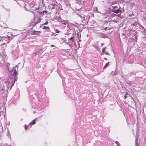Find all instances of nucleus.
Returning a JSON list of instances; mask_svg holds the SVG:
<instances>
[{
	"instance_id": "obj_1",
	"label": "nucleus",
	"mask_w": 146,
	"mask_h": 146,
	"mask_svg": "<svg viewBox=\"0 0 146 146\" xmlns=\"http://www.w3.org/2000/svg\"><path fill=\"white\" fill-rule=\"evenodd\" d=\"M17 76V72L16 69H15L13 72V74L12 75V77H11V79H13L14 80V82H15L16 79V76Z\"/></svg>"
},
{
	"instance_id": "obj_2",
	"label": "nucleus",
	"mask_w": 146,
	"mask_h": 146,
	"mask_svg": "<svg viewBox=\"0 0 146 146\" xmlns=\"http://www.w3.org/2000/svg\"><path fill=\"white\" fill-rule=\"evenodd\" d=\"M41 33V31H34L31 33V35H39Z\"/></svg>"
},
{
	"instance_id": "obj_3",
	"label": "nucleus",
	"mask_w": 146,
	"mask_h": 146,
	"mask_svg": "<svg viewBox=\"0 0 146 146\" xmlns=\"http://www.w3.org/2000/svg\"><path fill=\"white\" fill-rule=\"evenodd\" d=\"M112 11L113 12L117 14L119 12V9H118L117 10H116L115 9H113L112 10Z\"/></svg>"
},
{
	"instance_id": "obj_4",
	"label": "nucleus",
	"mask_w": 146,
	"mask_h": 146,
	"mask_svg": "<svg viewBox=\"0 0 146 146\" xmlns=\"http://www.w3.org/2000/svg\"><path fill=\"white\" fill-rule=\"evenodd\" d=\"M35 121H36L35 119H33L32 121V122H31L29 124H30V125H34V124H35L36 123Z\"/></svg>"
},
{
	"instance_id": "obj_5",
	"label": "nucleus",
	"mask_w": 146,
	"mask_h": 146,
	"mask_svg": "<svg viewBox=\"0 0 146 146\" xmlns=\"http://www.w3.org/2000/svg\"><path fill=\"white\" fill-rule=\"evenodd\" d=\"M37 20L36 21V22H35V23H36V24H38L41 21L40 19V17L39 18H38Z\"/></svg>"
},
{
	"instance_id": "obj_6",
	"label": "nucleus",
	"mask_w": 146,
	"mask_h": 146,
	"mask_svg": "<svg viewBox=\"0 0 146 146\" xmlns=\"http://www.w3.org/2000/svg\"><path fill=\"white\" fill-rule=\"evenodd\" d=\"M43 29H49L50 28L49 27H46L45 26H44L43 27Z\"/></svg>"
},
{
	"instance_id": "obj_7",
	"label": "nucleus",
	"mask_w": 146,
	"mask_h": 146,
	"mask_svg": "<svg viewBox=\"0 0 146 146\" xmlns=\"http://www.w3.org/2000/svg\"><path fill=\"white\" fill-rule=\"evenodd\" d=\"M109 62H107V63H106V64H105V66H104V68H106L108 66V64H109Z\"/></svg>"
},
{
	"instance_id": "obj_8",
	"label": "nucleus",
	"mask_w": 146,
	"mask_h": 146,
	"mask_svg": "<svg viewBox=\"0 0 146 146\" xmlns=\"http://www.w3.org/2000/svg\"><path fill=\"white\" fill-rule=\"evenodd\" d=\"M47 11H43L41 13L42 14H44V13H47Z\"/></svg>"
},
{
	"instance_id": "obj_9",
	"label": "nucleus",
	"mask_w": 146,
	"mask_h": 146,
	"mask_svg": "<svg viewBox=\"0 0 146 146\" xmlns=\"http://www.w3.org/2000/svg\"><path fill=\"white\" fill-rule=\"evenodd\" d=\"M55 32L56 33H60V31L58 29H56L55 30Z\"/></svg>"
},
{
	"instance_id": "obj_10",
	"label": "nucleus",
	"mask_w": 146,
	"mask_h": 146,
	"mask_svg": "<svg viewBox=\"0 0 146 146\" xmlns=\"http://www.w3.org/2000/svg\"><path fill=\"white\" fill-rule=\"evenodd\" d=\"M115 144H117L118 146H119V143L118 142V141H115Z\"/></svg>"
},
{
	"instance_id": "obj_11",
	"label": "nucleus",
	"mask_w": 146,
	"mask_h": 146,
	"mask_svg": "<svg viewBox=\"0 0 146 146\" xmlns=\"http://www.w3.org/2000/svg\"><path fill=\"white\" fill-rule=\"evenodd\" d=\"M27 127H28V126L26 125H25V130H26L27 129Z\"/></svg>"
},
{
	"instance_id": "obj_12",
	"label": "nucleus",
	"mask_w": 146,
	"mask_h": 146,
	"mask_svg": "<svg viewBox=\"0 0 146 146\" xmlns=\"http://www.w3.org/2000/svg\"><path fill=\"white\" fill-rule=\"evenodd\" d=\"M48 21H47L45 23H44L43 25H47L48 24Z\"/></svg>"
},
{
	"instance_id": "obj_13",
	"label": "nucleus",
	"mask_w": 146,
	"mask_h": 146,
	"mask_svg": "<svg viewBox=\"0 0 146 146\" xmlns=\"http://www.w3.org/2000/svg\"><path fill=\"white\" fill-rule=\"evenodd\" d=\"M105 49L104 48H103L102 49V52L103 53H104L105 52Z\"/></svg>"
},
{
	"instance_id": "obj_14",
	"label": "nucleus",
	"mask_w": 146,
	"mask_h": 146,
	"mask_svg": "<svg viewBox=\"0 0 146 146\" xmlns=\"http://www.w3.org/2000/svg\"><path fill=\"white\" fill-rule=\"evenodd\" d=\"M105 54H106L107 55H109V54L108 53H107V52H105Z\"/></svg>"
},
{
	"instance_id": "obj_15",
	"label": "nucleus",
	"mask_w": 146,
	"mask_h": 146,
	"mask_svg": "<svg viewBox=\"0 0 146 146\" xmlns=\"http://www.w3.org/2000/svg\"><path fill=\"white\" fill-rule=\"evenodd\" d=\"M73 37H71V38H69V39L70 40H71L72 39H73Z\"/></svg>"
},
{
	"instance_id": "obj_16",
	"label": "nucleus",
	"mask_w": 146,
	"mask_h": 146,
	"mask_svg": "<svg viewBox=\"0 0 146 146\" xmlns=\"http://www.w3.org/2000/svg\"><path fill=\"white\" fill-rule=\"evenodd\" d=\"M124 98L125 99H126V98L127 97V96L126 95H125L124 96Z\"/></svg>"
},
{
	"instance_id": "obj_17",
	"label": "nucleus",
	"mask_w": 146,
	"mask_h": 146,
	"mask_svg": "<svg viewBox=\"0 0 146 146\" xmlns=\"http://www.w3.org/2000/svg\"><path fill=\"white\" fill-rule=\"evenodd\" d=\"M132 15H133V16L134 15L133 14V13H132V15H129V16L130 17H131V16Z\"/></svg>"
},
{
	"instance_id": "obj_18",
	"label": "nucleus",
	"mask_w": 146,
	"mask_h": 146,
	"mask_svg": "<svg viewBox=\"0 0 146 146\" xmlns=\"http://www.w3.org/2000/svg\"><path fill=\"white\" fill-rule=\"evenodd\" d=\"M128 94V93L127 92L126 93L125 95L126 96V95H127Z\"/></svg>"
},
{
	"instance_id": "obj_19",
	"label": "nucleus",
	"mask_w": 146,
	"mask_h": 146,
	"mask_svg": "<svg viewBox=\"0 0 146 146\" xmlns=\"http://www.w3.org/2000/svg\"><path fill=\"white\" fill-rule=\"evenodd\" d=\"M50 46L51 47H53V46H54L53 45H51Z\"/></svg>"
},
{
	"instance_id": "obj_20",
	"label": "nucleus",
	"mask_w": 146,
	"mask_h": 146,
	"mask_svg": "<svg viewBox=\"0 0 146 146\" xmlns=\"http://www.w3.org/2000/svg\"><path fill=\"white\" fill-rule=\"evenodd\" d=\"M104 59H105V60H107V58H104Z\"/></svg>"
},
{
	"instance_id": "obj_21",
	"label": "nucleus",
	"mask_w": 146,
	"mask_h": 146,
	"mask_svg": "<svg viewBox=\"0 0 146 146\" xmlns=\"http://www.w3.org/2000/svg\"><path fill=\"white\" fill-rule=\"evenodd\" d=\"M5 43H3L2 44V45H5Z\"/></svg>"
},
{
	"instance_id": "obj_22",
	"label": "nucleus",
	"mask_w": 146,
	"mask_h": 146,
	"mask_svg": "<svg viewBox=\"0 0 146 146\" xmlns=\"http://www.w3.org/2000/svg\"><path fill=\"white\" fill-rule=\"evenodd\" d=\"M40 51H42V50H38V52Z\"/></svg>"
},
{
	"instance_id": "obj_23",
	"label": "nucleus",
	"mask_w": 146,
	"mask_h": 146,
	"mask_svg": "<svg viewBox=\"0 0 146 146\" xmlns=\"http://www.w3.org/2000/svg\"><path fill=\"white\" fill-rule=\"evenodd\" d=\"M8 38H9L10 39V37H9V36H8Z\"/></svg>"
},
{
	"instance_id": "obj_24",
	"label": "nucleus",
	"mask_w": 146,
	"mask_h": 146,
	"mask_svg": "<svg viewBox=\"0 0 146 146\" xmlns=\"http://www.w3.org/2000/svg\"><path fill=\"white\" fill-rule=\"evenodd\" d=\"M101 45H103V43H102V44H101Z\"/></svg>"
},
{
	"instance_id": "obj_25",
	"label": "nucleus",
	"mask_w": 146,
	"mask_h": 146,
	"mask_svg": "<svg viewBox=\"0 0 146 146\" xmlns=\"http://www.w3.org/2000/svg\"><path fill=\"white\" fill-rule=\"evenodd\" d=\"M113 8H115V7H113Z\"/></svg>"
},
{
	"instance_id": "obj_26",
	"label": "nucleus",
	"mask_w": 146,
	"mask_h": 146,
	"mask_svg": "<svg viewBox=\"0 0 146 146\" xmlns=\"http://www.w3.org/2000/svg\"><path fill=\"white\" fill-rule=\"evenodd\" d=\"M15 67H17V66H16Z\"/></svg>"
}]
</instances>
